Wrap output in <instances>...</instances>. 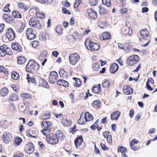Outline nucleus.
<instances>
[{
  "label": "nucleus",
  "mask_w": 157,
  "mask_h": 157,
  "mask_svg": "<svg viewBox=\"0 0 157 157\" xmlns=\"http://www.w3.org/2000/svg\"><path fill=\"white\" fill-rule=\"evenodd\" d=\"M39 65L33 60H29L26 66V70L28 72L33 73L36 72L39 68Z\"/></svg>",
  "instance_id": "nucleus-1"
},
{
  "label": "nucleus",
  "mask_w": 157,
  "mask_h": 157,
  "mask_svg": "<svg viewBox=\"0 0 157 157\" xmlns=\"http://www.w3.org/2000/svg\"><path fill=\"white\" fill-rule=\"evenodd\" d=\"M52 125V123L49 121H43L41 126L43 129L41 130V133L44 136H46L51 132V129Z\"/></svg>",
  "instance_id": "nucleus-2"
},
{
  "label": "nucleus",
  "mask_w": 157,
  "mask_h": 157,
  "mask_svg": "<svg viewBox=\"0 0 157 157\" xmlns=\"http://www.w3.org/2000/svg\"><path fill=\"white\" fill-rule=\"evenodd\" d=\"M85 44L88 49L92 51L97 50L99 48V45L98 44L91 42L89 40L85 41Z\"/></svg>",
  "instance_id": "nucleus-3"
},
{
  "label": "nucleus",
  "mask_w": 157,
  "mask_h": 157,
  "mask_svg": "<svg viewBox=\"0 0 157 157\" xmlns=\"http://www.w3.org/2000/svg\"><path fill=\"white\" fill-rule=\"evenodd\" d=\"M139 56L137 55L131 56L127 59V64L130 66L133 65L139 61Z\"/></svg>",
  "instance_id": "nucleus-4"
},
{
  "label": "nucleus",
  "mask_w": 157,
  "mask_h": 157,
  "mask_svg": "<svg viewBox=\"0 0 157 157\" xmlns=\"http://www.w3.org/2000/svg\"><path fill=\"white\" fill-rule=\"evenodd\" d=\"M57 137L55 134H50L46 136V140L50 144H56L59 142L58 139Z\"/></svg>",
  "instance_id": "nucleus-5"
},
{
  "label": "nucleus",
  "mask_w": 157,
  "mask_h": 157,
  "mask_svg": "<svg viewBox=\"0 0 157 157\" xmlns=\"http://www.w3.org/2000/svg\"><path fill=\"white\" fill-rule=\"evenodd\" d=\"M79 57V54L76 53L71 54L69 57L70 64L73 65H75L78 62Z\"/></svg>",
  "instance_id": "nucleus-6"
},
{
  "label": "nucleus",
  "mask_w": 157,
  "mask_h": 157,
  "mask_svg": "<svg viewBox=\"0 0 157 157\" xmlns=\"http://www.w3.org/2000/svg\"><path fill=\"white\" fill-rule=\"evenodd\" d=\"M29 24L33 28H36L38 29H41L40 24L35 17H33L30 19Z\"/></svg>",
  "instance_id": "nucleus-7"
},
{
  "label": "nucleus",
  "mask_w": 157,
  "mask_h": 157,
  "mask_svg": "<svg viewBox=\"0 0 157 157\" xmlns=\"http://www.w3.org/2000/svg\"><path fill=\"white\" fill-rule=\"evenodd\" d=\"M141 36H139L140 40L141 41L145 40L148 38L149 33L148 31L146 29H142L141 30L140 34Z\"/></svg>",
  "instance_id": "nucleus-8"
},
{
  "label": "nucleus",
  "mask_w": 157,
  "mask_h": 157,
  "mask_svg": "<svg viewBox=\"0 0 157 157\" xmlns=\"http://www.w3.org/2000/svg\"><path fill=\"white\" fill-rule=\"evenodd\" d=\"M47 55V51L45 50H43L40 52L38 56V59L40 61H42L44 60L42 63V66H44L47 61V59L46 58Z\"/></svg>",
  "instance_id": "nucleus-9"
},
{
  "label": "nucleus",
  "mask_w": 157,
  "mask_h": 157,
  "mask_svg": "<svg viewBox=\"0 0 157 157\" xmlns=\"http://www.w3.org/2000/svg\"><path fill=\"white\" fill-rule=\"evenodd\" d=\"M6 36L10 40H13L16 36L14 31L11 28L8 29V32L6 33Z\"/></svg>",
  "instance_id": "nucleus-10"
},
{
  "label": "nucleus",
  "mask_w": 157,
  "mask_h": 157,
  "mask_svg": "<svg viewBox=\"0 0 157 157\" xmlns=\"http://www.w3.org/2000/svg\"><path fill=\"white\" fill-rule=\"evenodd\" d=\"M58 77V75L56 72L54 71H52L49 76V81L51 83H54L56 81Z\"/></svg>",
  "instance_id": "nucleus-11"
},
{
  "label": "nucleus",
  "mask_w": 157,
  "mask_h": 157,
  "mask_svg": "<svg viewBox=\"0 0 157 157\" xmlns=\"http://www.w3.org/2000/svg\"><path fill=\"white\" fill-rule=\"evenodd\" d=\"M3 141L6 144H8L12 140L11 134L9 132H4L3 135Z\"/></svg>",
  "instance_id": "nucleus-12"
},
{
  "label": "nucleus",
  "mask_w": 157,
  "mask_h": 157,
  "mask_svg": "<svg viewBox=\"0 0 157 157\" xmlns=\"http://www.w3.org/2000/svg\"><path fill=\"white\" fill-rule=\"evenodd\" d=\"M26 34L28 39L30 40L34 39L36 37V35L34 33L33 29L31 28H29L26 32Z\"/></svg>",
  "instance_id": "nucleus-13"
},
{
  "label": "nucleus",
  "mask_w": 157,
  "mask_h": 157,
  "mask_svg": "<svg viewBox=\"0 0 157 157\" xmlns=\"http://www.w3.org/2000/svg\"><path fill=\"white\" fill-rule=\"evenodd\" d=\"M87 13L91 18L95 19L97 17V14L95 10L93 9L90 8L86 10Z\"/></svg>",
  "instance_id": "nucleus-14"
},
{
  "label": "nucleus",
  "mask_w": 157,
  "mask_h": 157,
  "mask_svg": "<svg viewBox=\"0 0 157 157\" xmlns=\"http://www.w3.org/2000/svg\"><path fill=\"white\" fill-rule=\"evenodd\" d=\"M11 47L13 50L18 52H21L22 50L21 46L17 42H14L12 43Z\"/></svg>",
  "instance_id": "nucleus-15"
},
{
  "label": "nucleus",
  "mask_w": 157,
  "mask_h": 157,
  "mask_svg": "<svg viewBox=\"0 0 157 157\" xmlns=\"http://www.w3.org/2000/svg\"><path fill=\"white\" fill-rule=\"evenodd\" d=\"M122 32L126 36H129L132 33V31L128 26H125L122 29Z\"/></svg>",
  "instance_id": "nucleus-16"
},
{
  "label": "nucleus",
  "mask_w": 157,
  "mask_h": 157,
  "mask_svg": "<svg viewBox=\"0 0 157 157\" xmlns=\"http://www.w3.org/2000/svg\"><path fill=\"white\" fill-rule=\"evenodd\" d=\"M2 17L3 20L11 24L13 22L12 17L11 16H9L6 13H4Z\"/></svg>",
  "instance_id": "nucleus-17"
},
{
  "label": "nucleus",
  "mask_w": 157,
  "mask_h": 157,
  "mask_svg": "<svg viewBox=\"0 0 157 157\" xmlns=\"http://www.w3.org/2000/svg\"><path fill=\"white\" fill-rule=\"evenodd\" d=\"M111 38V35L108 32H105L103 33L100 36V39L101 40H108Z\"/></svg>",
  "instance_id": "nucleus-18"
},
{
  "label": "nucleus",
  "mask_w": 157,
  "mask_h": 157,
  "mask_svg": "<svg viewBox=\"0 0 157 157\" xmlns=\"http://www.w3.org/2000/svg\"><path fill=\"white\" fill-rule=\"evenodd\" d=\"M121 114L118 111H117L111 114V119L112 120H117Z\"/></svg>",
  "instance_id": "nucleus-19"
},
{
  "label": "nucleus",
  "mask_w": 157,
  "mask_h": 157,
  "mask_svg": "<svg viewBox=\"0 0 157 157\" xmlns=\"http://www.w3.org/2000/svg\"><path fill=\"white\" fill-rule=\"evenodd\" d=\"M123 91L124 93L126 94H132L133 92V89L127 85H125L123 87Z\"/></svg>",
  "instance_id": "nucleus-20"
},
{
  "label": "nucleus",
  "mask_w": 157,
  "mask_h": 157,
  "mask_svg": "<svg viewBox=\"0 0 157 157\" xmlns=\"http://www.w3.org/2000/svg\"><path fill=\"white\" fill-rule=\"evenodd\" d=\"M25 150L28 154H30L33 153L34 150L33 144H29L26 146L25 148Z\"/></svg>",
  "instance_id": "nucleus-21"
},
{
  "label": "nucleus",
  "mask_w": 157,
  "mask_h": 157,
  "mask_svg": "<svg viewBox=\"0 0 157 157\" xmlns=\"http://www.w3.org/2000/svg\"><path fill=\"white\" fill-rule=\"evenodd\" d=\"M83 141L82 137V136L78 137L75 141V143L76 148L80 146Z\"/></svg>",
  "instance_id": "nucleus-22"
},
{
  "label": "nucleus",
  "mask_w": 157,
  "mask_h": 157,
  "mask_svg": "<svg viewBox=\"0 0 157 157\" xmlns=\"http://www.w3.org/2000/svg\"><path fill=\"white\" fill-rule=\"evenodd\" d=\"M118 69V66L116 63H113L110 68V72L114 73L117 71Z\"/></svg>",
  "instance_id": "nucleus-23"
},
{
  "label": "nucleus",
  "mask_w": 157,
  "mask_h": 157,
  "mask_svg": "<svg viewBox=\"0 0 157 157\" xmlns=\"http://www.w3.org/2000/svg\"><path fill=\"white\" fill-rule=\"evenodd\" d=\"M39 84L40 86L46 88H48L49 86L47 82L42 78H40V79Z\"/></svg>",
  "instance_id": "nucleus-24"
},
{
  "label": "nucleus",
  "mask_w": 157,
  "mask_h": 157,
  "mask_svg": "<svg viewBox=\"0 0 157 157\" xmlns=\"http://www.w3.org/2000/svg\"><path fill=\"white\" fill-rule=\"evenodd\" d=\"M101 85L98 84L96 86H94L92 88V91L96 94L99 93L100 91Z\"/></svg>",
  "instance_id": "nucleus-25"
},
{
  "label": "nucleus",
  "mask_w": 157,
  "mask_h": 157,
  "mask_svg": "<svg viewBox=\"0 0 157 157\" xmlns=\"http://www.w3.org/2000/svg\"><path fill=\"white\" fill-rule=\"evenodd\" d=\"M57 84L59 85H62L64 87H67L68 86V82L62 79L59 80L57 82Z\"/></svg>",
  "instance_id": "nucleus-26"
},
{
  "label": "nucleus",
  "mask_w": 157,
  "mask_h": 157,
  "mask_svg": "<svg viewBox=\"0 0 157 157\" xmlns=\"http://www.w3.org/2000/svg\"><path fill=\"white\" fill-rule=\"evenodd\" d=\"M59 73L61 78H64L67 77L68 73L62 69L59 71Z\"/></svg>",
  "instance_id": "nucleus-27"
},
{
  "label": "nucleus",
  "mask_w": 157,
  "mask_h": 157,
  "mask_svg": "<svg viewBox=\"0 0 157 157\" xmlns=\"http://www.w3.org/2000/svg\"><path fill=\"white\" fill-rule=\"evenodd\" d=\"M8 93V90L6 87L3 88L0 90V94L3 97L6 96Z\"/></svg>",
  "instance_id": "nucleus-28"
},
{
  "label": "nucleus",
  "mask_w": 157,
  "mask_h": 157,
  "mask_svg": "<svg viewBox=\"0 0 157 157\" xmlns=\"http://www.w3.org/2000/svg\"><path fill=\"white\" fill-rule=\"evenodd\" d=\"M57 137V138L58 139V141L60 140L64 139V136L63 135L62 132L60 131H58L56 132V134H55Z\"/></svg>",
  "instance_id": "nucleus-29"
},
{
  "label": "nucleus",
  "mask_w": 157,
  "mask_h": 157,
  "mask_svg": "<svg viewBox=\"0 0 157 157\" xmlns=\"http://www.w3.org/2000/svg\"><path fill=\"white\" fill-rule=\"evenodd\" d=\"M84 116L86 122L90 121L93 119L92 115L88 112L86 113Z\"/></svg>",
  "instance_id": "nucleus-30"
},
{
  "label": "nucleus",
  "mask_w": 157,
  "mask_h": 157,
  "mask_svg": "<svg viewBox=\"0 0 157 157\" xmlns=\"http://www.w3.org/2000/svg\"><path fill=\"white\" fill-rule=\"evenodd\" d=\"M86 121L85 119V118L83 114H82L80 117V119L78 120V123L80 124H83L86 123Z\"/></svg>",
  "instance_id": "nucleus-31"
},
{
  "label": "nucleus",
  "mask_w": 157,
  "mask_h": 157,
  "mask_svg": "<svg viewBox=\"0 0 157 157\" xmlns=\"http://www.w3.org/2000/svg\"><path fill=\"white\" fill-rule=\"evenodd\" d=\"M61 123L64 126H68L71 125V121L68 120L66 118H63L62 119Z\"/></svg>",
  "instance_id": "nucleus-32"
},
{
  "label": "nucleus",
  "mask_w": 157,
  "mask_h": 157,
  "mask_svg": "<svg viewBox=\"0 0 157 157\" xmlns=\"http://www.w3.org/2000/svg\"><path fill=\"white\" fill-rule=\"evenodd\" d=\"M26 59L25 57L21 56L18 58L17 63L19 64H23L25 63Z\"/></svg>",
  "instance_id": "nucleus-33"
},
{
  "label": "nucleus",
  "mask_w": 157,
  "mask_h": 157,
  "mask_svg": "<svg viewBox=\"0 0 157 157\" xmlns=\"http://www.w3.org/2000/svg\"><path fill=\"white\" fill-rule=\"evenodd\" d=\"M99 13L100 14L102 15L108 13V11L105 9V8L101 6L99 7Z\"/></svg>",
  "instance_id": "nucleus-34"
},
{
  "label": "nucleus",
  "mask_w": 157,
  "mask_h": 157,
  "mask_svg": "<svg viewBox=\"0 0 157 157\" xmlns=\"http://www.w3.org/2000/svg\"><path fill=\"white\" fill-rule=\"evenodd\" d=\"M32 11L33 12H35V11H36V16L39 18L42 19L45 17V15L43 13L39 12V11H37L35 9L32 10Z\"/></svg>",
  "instance_id": "nucleus-35"
},
{
  "label": "nucleus",
  "mask_w": 157,
  "mask_h": 157,
  "mask_svg": "<svg viewBox=\"0 0 157 157\" xmlns=\"http://www.w3.org/2000/svg\"><path fill=\"white\" fill-rule=\"evenodd\" d=\"M18 6L19 8L26 10L28 9L27 6L25 4L22 2H19L18 3Z\"/></svg>",
  "instance_id": "nucleus-36"
},
{
  "label": "nucleus",
  "mask_w": 157,
  "mask_h": 157,
  "mask_svg": "<svg viewBox=\"0 0 157 157\" xmlns=\"http://www.w3.org/2000/svg\"><path fill=\"white\" fill-rule=\"evenodd\" d=\"M22 142V139L21 138L17 137L15 139L14 141V145L16 146H17L19 145Z\"/></svg>",
  "instance_id": "nucleus-37"
},
{
  "label": "nucleus",
  "mask_w": 157,
  "mask_h": 157,
  "mask_svg": "<svg viewBox=\"0 0 157 157\" xmlns=\"http://www.w3.org/2000/svg\"><path fill=\"white\" fill-rule=\"evenodd\" d=\"M12 15L14 17L16 18H21V15L20 13L17 11H14L12 12Z\"/></svg>",
  "instance_id": "nucleus-38"
},
{
  "label": "nucleus",
  "mask_w": 157,
  "mask_h": 157,
  "mask_svg": "<svg viewBox=\"0 0 157 157\" xmlns=\"http://www.w3.org/2000/svg\"><path fill=\"white\" fill-rule=\"evenodd\" d=\"M18 99V97L17 95L16 94H12L11 95L9 100L10 101H16Z\"/></svg>",
  "instance_id": "nucleus-39"
},
{
  "label": "nucleus",
  "mask_w": 157,
  "mask_h": 157,
  "mask_svg": "<svg viewBox=\"0 0 157 157\" xmlns=\"http://www.w3.org/2000/svg\"><path fill=\"white\" fill-rule=\"evenodd\" d=\"M75 79V81L74 82V86L75 87H79L81 85V82L80 80L79 79L75 78H73V79Z\"/></svg>",
  "instance_id": "nucleus-40"
},
{
  "label": "nucleus",
  "mask_w": 157,
  "mask_h": 157,
  "mask_svg": "<svg viewBox=\"0 0 157 157\" xmlns=\"http://www.w3.org/2000/svg\"><path fill=\"white\" fill-rule=\"evenodd\" d=\"M117 151L118 152H121L122 154H123V155L124 153L125 154V153L127 152V150L126 148L123 147H119L118 148Z\"/></svg>",
  "instance_id": "nucleus-41"
},
{
  "label": "nucleus",
  "mask_w": 157,
  "mask_h": 157,
  "mask_svg": "<svg viewBox=\"0 0 157 157\" xmlns=\"http://www.w3.org/2000/svg\"><path fill=\"white\" fill-rule=\"evenodd\" d=\"M55 30L58 34L60 35L63 31L62 27L60 26H57L56 27Z\"/></svg>",
  "instance_id": "nucleus-42"
},
{
  "label": "nucleus",
  "mask_w": 157,
  "mask_h": 157,
  "mask_svg": "<svg viewBox=\"0 0 157 157\" xmlns=\"http://www.w3.org/2000/svg\"><path fill=\"white\" fill-rule=\"evenodd\" d=\"M19 75L15 71H13L12 73L11 77L14 79H17L19 77Z\"/></svg>",
  "instance_id": "nucleus-43"
},
{
  "label": "nucleus",
  "mask_w": 157,
  "mask_h": 157,
  "mask_svg": "<svg viewBox=\"0 0 157 157\" xmlns=\"http://www.w3.org/2000/svg\"><path fill=\"white\" fill-rule=\"evenodd\" d=\"M7 121L4 120H2L0 122V124L4 128H6L7 127Z\"/></svg>",
  "instance_id": "nucleus-44"
},
{
  "label": "nucleus",
  "mask_w": 157,
  "mask_h": 157,
  "mask_svg": "<svg viewBox=\"0 0 157 157\" xmlns=\"http://www.w3.org/2000/svg\"><path fill=\"white\" fill-rule=\"evenodd\" d=\"M102 3L103 4L108 7L110 6L111 3L110 0H102Z\"/></svg>",
  "instance_id": "nucleus-45"
},
{
  "label": "nucleus",
  "mask_w": 157,
  "mask_h": 157,
  "mask_svg": "<svg viewBox=\"0 0 157 157\" xmlns=\"http://www.w3.org/2000/svg\"><path fill=\"white\" fill-rule=\"evenodd\" d=\"M99 65L97 63H95L92 65L93 69L96 71H98L99 70Z\"/></svg>",
  "instance_id": "nucleus-46"
},
{
  "label": "nucleus",
  "mask_w": 157,
  "mask_h": 157,
  "mask_svg": "<svg viewBox=\"0 0 157 157\" xmlns=\"http://www.w3.org/2000/svg\"><path fill=\"white\" fill-rule=\"evenodd\" d=\"M128 10V9L127 8H121L119 10V11L121 14H125L127 13Z\"/></svg>",
  "instance_id": "nucleus-47"
},
{
  "label": "nucleus",
  "mask_w": 157,
  "mask_h": 157,
  "mask_svg": "<svg viewBox=\"0 0 157 157\" xmlns=\"http://www.w3.org/2000/svg\"><path fill=\"white\" fill-rule=\"evenodd\" d=\"M27 78L28 79V82H31L32 83H35L36 81L35 78L32 77V78L29 77V75L27 74Z\"/></svg>",
  "instance_id": "nucleus-48"
},
{
  "label": "nucleus",
  "mask_w": 157,
  "mask_h": 157,
  "mask_svg": "<svg viewBox=\"0 0 157 157\" xmlns=\"http://www.w3.org/2000/svg\"><path fill=\"white\" fill-rule=\"evenodd\" d=\"M92 104L93 106H96L98 108H99L101 106V102L98 100L94 101Z\"/></svg>",
  "instance_id": "nucleus-49"
},
{
  "label": "nucleus",
  "mask_w": 157,
  "mask_h": 157,
  "mask_svg": "<svg viewBox=\"0 0 157 157\" xmlns=\"http://www.w3.org/2000/svg\"><path fill=\"white\" fill-rule=\"evenodd\" d=\"M51 117L50 113H47L44 114L43 116V119L44 120H47L49 119Z\"/></svg>",
  "instance_id": "nucleus-50"
},
{
  "label": "nucleus",
  "mask_w": 157,
  "mask_h": 157,
  "mask_svg": "<svg viewBox=\"0 0 157 157\" xmlns=\"http://www.w3.org/2000/svg\"><path fill=\"white\" fill-rule=\"evenodd\" d=\"M98 0H89V3L91 6H95L96 5Z\"/></svg>",
  "instance_id": "nucleus-51"
},
{
  "label": "nucleus",
  "mask_w": 157,
  "mask_h": 157,
  "mask_svg": "<svg viewBox=\"0 0 157 157\" xmlns=\"http://www.w3.org/2000/svg\"><path fill=\"white\" fill-rule=\"evenodd\" d=\"M111 135V133L108 131L104 132H103V135L104 137L106 138Z\"/></svg>",
  "instance_id": "nucleus-52"
},
{
  "label": "nucleus",
  "mask_w": 157,
  "mask_h": 157,
  "mask_svg": "<svg viewBox=\"0 0 157 157\" xmlns=\"http://www.w3.org/2000/svg\"><path fill=\"white\" fill-rule=\"evenodd\" d=\"M100 146L103 150H106L109 149V148L106 146L104 144V143L103 142L101 143Z\"/></svg>",
  "instance_id": "nucleus-53"
},
{
  "label": "nucleus",
  "mask_w": 157,
  "mask_h": 157,
  "mask_svg": "<svg viewBox=\"0 0 157 157\" xmlns=\"http://www.w3.org/2000/svg\"><path fill=\"white\" fill-rule=\"evenodd\" d=\"M21 96L22 97H23L25 99L30 98H31L30 95L28 94H21Z\"/></svg>",
  "instance_id": "nucleus-54"
},
{
  "label": "nucleus",
  "mask_w": 157,
  "mask_h": 157,
  "mask_svg": "<svg viewBox=\"0 0 157 157\" xmlns=\"http://www.w3.org/2000/svg\"><path fill=\"white\" fill-rule=\"evenodd\" d=\"M109 81L106 80L102 83V85L103 87H106L109 86Z\"/></svg>",
  "instance_id": "nucleus-55"
},
{
  "label": "nucleus",
  "mask_w": 157,
  "mask_h": 157,
  "mask_svg": "<svg viewBox=\"0 0 157 157\" xmlns=\"http://www.w3.org/2000/svg\"><path fill=\"white\" fill-rule=\"evenodd\" d=\"M62 12L63 13H67L68 14H70L71 13L70 11L67 10L64 7H63L62 8Z\"/></svg>",
  "instance_id": "nucleus-56"
},
{
  "label": "nucleus",
  "mask_w": 157,
  "mask_h": 157,
  "mask_svg": "<svg viewBox=\"0 0 157 157\" xmlns=\"http://www.w3.org/2000/svg\"><path fill=\"white\" fill-rule=\"evenodd\" d=\"M6 54L9 55H12L13 54V52H12L11 48L7 47L6 51Z\"/></svg>",
  "instance_id": "nucleus-57"
},
{
  "label": "nucleus",
  "mask_w": 157,
  "mask_h": 157,
  "mask_svg": "<svg viewBox=\"0 0 157 157\" xmlns=\"http://www.w3.org/2000/svg\"><path fill=\"white\" fill-rule=\"evenodd\" d=\"M81 3V1L79 0H76L74 4V6L75 8H77Z\"/></svg>",
  "instance_id": "nucleus-58"
},
{
  "label": "nucleus",
  "mask_w": 157,
  "mask_h": 157,
  "mask_svg": "<svg viewBox=\"0 0 157 157\" xmlns=\"http://www.w3.org/2000/svg\"><path fill=\"white\" fill-rule=\"evenodd\" d=\"M118 47L119 48H120L121 49H123L124 50L125 49V48H127V46H126V44H118Z\"/></svg>",
  "instance_id": "nucleus-59"
},
{
  "label": "nucleus",
  "mask_w": 157,
  "mask_h": 157,
  "mask_svg": "<svg viewBox=\"0 0 157 157\" xmlns=\"http://www.w3.org/2000/svg\"><path fill=\"white\" fill-rule=\"evenodd\" d=\"M25 26H23L22 25L21 27L20 28L17 29L16 30V32L18 33H22L23 30L24 29Z\"/></svg>",
  "instance_id": "nucleus-60"
},
{
  "label": "nucleus",
  "mask_w": 157,
  "mask_h": 157,
  "mask_svg": "<svg viewBox=\"0 0 157 157\" xmlns=\"http://www.w3.org/2000/svg\"><path fill=\"white\" fill-rule=\"evenodd\" d=\"M39 45L38 41H35L32 42V45L33 47L36 48Z\"/></svg>",
  "instance_id": "nucleus-61"
},
{
  "label": "nucleus",
  "mask_w": 157,
  "mask_h": 157,
  "mask_svg": "<svg viewBox=\"0 0 157 157\" xmlns=\"http://www.w3.org/2000/svg\"><path fill=\"white\" fill-rule=\"evenodd\" d=\"M130 146L131 148L133 150H137L138 149V147L134 146L132 143H130Z\"/></svg>",
  "instance_id": "nucleus-62"
},
{
  "label": "nucleus",
  "mask_w": 157,
  "mask_h": 157,
  "mask_svg": "<svg viewBox=\"0 0 157 157\" xmlns=\"http://www.w3.org/2000/svg\"><path fill=\"white\" fill-rule=\"evenodd\" d=\"M7 47L6 45L4 44L2 46H0V49L6 52Z\"/></svg>",
  "instance_id": "nucleus-63"
},
{
  "label": "nucleus",
  "mask_w": 157,
  "mask_h": 157,
  "mask_svg": "<svg viewBox=\"0 0 157 157\" xmlns=\"http://www.w3.org/2000/svg\"><path fill=\"white\" fill-rule=\"evenodd\" d=\"M104 22L101 21L98 22V26L100 28H103L104 26Z\"/></svg>",
  "instance_id": "nucleus-64"
}]
</instances>
